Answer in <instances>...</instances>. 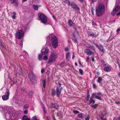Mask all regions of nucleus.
<instances>
[{
  "label": "nucleus",
  "instance_id": "864d4df0",
  "mask_svg": "<svg viewBox=\"0 0 120 120\" xmlns=\"http://www.w3.org/2000/svg\"><path fill=\"white\" fill-rule=\"evenodd\" d=\"M52 118L53 120H56L55 117L54 116L52 115Z\"/></svg>",
  "mask_w": 120,
  "mask_h": 120
},
{
  "label": "nucleus",
  "instance_id": "e433bc0d",
  "mask_svg": "<svg viewBox=\"0 0 120 120\" xmlns=\"http://www.w3.org/2000/svg\"><path fill=\"white\" fill-rule=\"evenodd\" d=\"M48 58V57L46 55L45 56L43 57V59L44 60H47Z\"/></svg>",
  "mask_w": 120,
  "mask_h": 120
},
{
  "label": "nucleus",
  "instance_id": "f257e3e1",
  "mask_svg": "<svg viewBox=\"0 0 120 120\" xmlns=\"http://www.w3.org/2000/svg\"><path fill=\"white\" fill-rule=\"evenodd\" d=\"M0 110L5 114L6 120H13L12 118L13 117L12 113H11L10 109L7 106H0Z\"/></svg>",
  "mask_w": 120,
  "mask_h": 120
},
{
  "label": "nucleus",
  "instance_id": "4d7b16f0",
  "mask_svg": "<svg viewBox=\"0 0 120 120\" xmlns=\"http://www.w3.org/2000/svg\"><path fill=\"white\" fill-rule=\"evenodd\" d=\"M68 49H69L67 47L65 48V51H68Z\"/></svg>",
  "mask_w": 120,
  "mask_h": 120
},
{
  "label": "nucleus",
  "instance_id": "338daca9",
  "mask_svg": "<svg viewBox=\"0 0 120 120\" xmlns=\"http://www.w3.org/2000/svg\"><path fill=\"white\" fill-rule=\"evenodd\" d=\"M118 75L119 77H120V72L118 73Z\"/></svg>",
  "mask_w": 120,
  "mask_h": 120
},
{
  "label": "nucleus",
  "instance_id": "3c124183",
  "mask_svg": "<svg viewBox=\"0 0 120 120\" xmlns=\"http://www.w3.org/2000/svg\"><path fill=\"white\" fill-rule=\"evenodd\" d=\"M16 15H13L12 16V17L13 18V19H15V18H16Z\"/></svg>",
  "mask_w": 120,
  "mask_h": 120
},
{
  "label": "nucleus",
  "instance_id": "f704fd0d",
  "mask_svg": "<svg viewBox=\"0 0 120 120\" xmlns=\"http://www.w3.org/2000/svg\"><path fill=\"white\" fill-rule=\"evenodd\" d=\"M28 106L29 105H28L26 104L24 105L23 107L24 109H26L28 108L29 107Z\"/></svg>",
  "mask_w": 120,
  "mask_h": 120
},
{
  "label": "nucleus",
  "instance_id": "69168bd1",
  "mask_svg": "<svg viewBox=\"0 0 120 120\" xmlns=\"http://www.w3.org/2000/svg\"><path fill=\"white\" fill-rule=\"evenodd\" d=\"M13 14V15H16V13H15V12H13V13H12Z\"/></svg>",
  "mask_w": 120,
  "mask_h": 120
},
{
  "label": "nucleus",
  "instance_id": "c9c22d12",
  "mask_svg": "<svg viewBox=\"0 0 120 120\" xmlns=\"http://www.w3.org/2000/svg\"><path fill=\"white\" fill-rule=\"evenodd\" d=\"M57 115L58 116H60L61 115V112L59 111H58L57 112Z\"/></svg>",
  "mask_w": 120,
  "mask_h": 120
},
{
  "label": "nucleus",
  "instance_id": "a211bd4d",
  "mask_svg": "<svg viewBox=\"0 0 120 120\" xmlns=\"http://www.w3.org/2000/svg\"><path fill=\"white\" fill-rule=\"evenodd\" d=\"M110 66L108 65V66L104 68L103 70L105 71L109 72L111 70V69L109 67Z\"/></svg>",
  "mask_w": 120,
  "mask_h": 120
},
{
  "label": "nucleus",
  "instance_id": "5701e85b",
  "mask_svg": "<svg viewBox=\"0 0 120 120\" xmlns=\"http://www.w3.org/2000/svg\"><path fill=\"white\" fill-rule=\"evenodd\" d=\"M98 34H96V33H90L89 34V35L90 36H92L93 37H95L98 36Z\"/></svg>",
  "mask_w": 120,
  "mask_h": 120
},
{
  "label": "nucleus",
  "instance_id": "a18cd8bd",
  "mask_svg": "<svg viewBox=\"0 0 120 120\" xmlns=\"http://www.w3.org/2000/svg\"><path fill=\"white\" fill-rule=\"evenodd\" d=\"M93 87L94 89H95L96 88V86L95 84H93Z\"/></svg>",
  "mask_w": 120,
  "mask_h": 120
},
{
  "label": "nucleus",
  "instance_id": "4468645a",
  "mask_svg": "<svg viewBox=\"0 0 120 120\" xmlns=\"http://www.w3.org/2000/svg\"><path fill=\"white\" fill-rule=\"evenodd\" d=\"M96 46L103 53L105 52V50L104 49L103 46L102 45H100L98 46V45H96Z\"/></svg>",
  "mask_w": 120,
  "mask_h": 120
},
{
  "label": "nucleus",
  "instance_id": "393cba45",
  "mask_svg": "<svg viewBox=\"0 0 120 120\" xmlns=\"http://www.w3.org/2000/svg\"><path fill=\"white\" fill-rule=\"evenodd\" d=\"M39 6L36 5H34L33 6V8L35 10H38V8L39 7Z\"/></svg>",
  "mask_w": 120,
  "mask_h": 120
},
{
  "label": "nucleus",
  "instance_id": "2f4dec72",
  "mask_svg": "<svg viewBox=\"0 0 120 120\" xmlns=\"http://www.w3.org/2000/svg\"><path fill=\"white\" fill-rule=\"evenodd\" d=\"M98 105L97 104H96L94 105H92V107L94 109H96L97 107H98Z\"/></svg>",
  "mask_w": 120,
  "mask_h": 120
},
{
  "label": "nucleus",
  "instance_id": "9d476101",
  "mask_svg": "<svg viewBox=\"0 0 120 120\" xmlns=\"http://www.w3.org/2000/svg\"><path fill=\"white\" fill-rule=\"evenodd\" d=\"M63 89L62 87H57L56 90V95L57 97L59 98L60 95L61 91Z\"/></svg>",
  "mask_w": 120,
  "mask_h": 120
},
{
  "label": "nucleus",
  "instance_id": "dca6fc26",
  "mask_svg": "<svg viewBox=\"0 0 120 120\" xmlns=\"http://www.w3.org/2000/svg\"><path fill=\"white\" fill-rule=\"evenodd\" d=\"M106 113L104 111L101 114L99 115V117L101 120H105L106 118H104V117L106 115Z\"/></svg>",
  "mask_w": 120,
  "mask_h": 120
},
{
  "label": "nucleus",
  "instance_id": "1a4fd4ad",
  "mask_svg": "<svg viewBox=\"0 0 120 120\" xmlns=\"http://www.w3.org/2000/svg\"><path fill=\"white\" fill-rule=\"evenodd\" d=\"M9 91V90L8 89H7L5 93V95L2 96V98L3 101H6L8 99L10 95Z\"/></svg>",
  "mask_w": 120,
  "mask_h": 120
},
{
  "label": "nucleus",
  "instance_id": "4c0bfd02",
  "mask_svg": "<svg viewBox=\"0 0 120 120\" xmlns=\"http://www.w3.org/2000/svg\"><path fill=\"white\" fill-rule=\"evenodd\" d=\"M79 71L81 75H82L83 74V71L82 69H80L79 70Z\"/></svg>",
  "mask_w": 120,
  "mask_h": 120
},
{
  "label": "nucleus",
  "instance_id": "6ab92c4d",
  "mask_svg": "<svg viewBox=\"0 0 120 120\" xmlns=\"http://www.w3.org/2000/svg\"><path fill=\"white\" fill-rule=\"evenodd\" d=\"M51 105L54 108L57 109L59 108V105L58 104L56 103H52Z\"/></svg>",
  "mask_w": 120,
  "mask_h": 120
},
{
  "label": "nucleus",
  "instance_id": "7c9ffc66",
  "mask_svg": "<svg viewBox=\"0 0 120 120\" xmlns=\"http://www.w3.org/2000/svg\"><path fill=\"white\" fill-rule=\"evenodd\" d=\"M33 94V92L32 91H30L28 94V95L30 98L32 96Z\"/></svg>",
  "mask_w": 120,
  "mask_h": 120
},
{
  "label": "nucleus",
  "instance_id": "c756f323",
  "mask_svg": "<svg viewBox=\"0 0 120 120\" xmlns=\"http://www.w3.org/2000/svg\"><path fill=\"white\" fill-rule=\"evenodd\" d=\"M101 63L103 65V66H106L107 64H106L104 60H101Z\"/></svg>",
  "mask_w": 120,
  "mask_h": 120
},
{
  "label": "nucleus",
  "instance_id": "cd10ccee",
  "mask_svg": "<svg viewBox=\"0 0 120 120\" xmlns=\"http://www.w3.org/2000/svg\"><path fill=\"white\" fill-rule=\"evenodd\" d=\"M52 94L53 96H54L56 94V92L54 89H52Z\"/></svg>",
  "mask_w": 120,
  "mask_h": 120
},
{
  "label": "nucleus",
  "instance_id": "423d86ee",
  "mask_svg": "<svg viewBox=\"0 0 120 120\" xmlns=\"http://www.w3.org/2000/svg\"><path fill=\"white\" fill-rule=\"evenodd\" d=\"M92 94L93 98H94L95 96L96 98L100 100H102L101 97L103 96V94L101 92H99L97 93H94Z\"/></svg>",
  "mask_w": 120,
  "mask_h": 120
},
{
  "label": "nucleus",
  "instance_id": "0e129e2a",
  "mask_svg": "<svg viewBox=\"0 0 120 120\" xmlns=\"http://www.w3.org/2000/svg\"><path fill=\"white\" fill-rule=\"evenodd\" d=\"M68 0H66L65 1H64V2H65V3H67V2H68Z\"/></svg>",
  "mask_w": 120,
  "mask_h": 120
},
{
  "label": "nucleus",
  "instance_id": "a878e982",
  "mask_svg": "<svg viewBox=\"0 0 120 120\" xmlns=\"http://www.w3.org/2000/svg\"><path fill=\"white\" fill-rule=\"evenodd\" d=\"M87 47L88 48L94 51L95 50V49L93 46L89 45L88 46H87Z\"/></svg>",
  "mask_w": 120,
  "mask_h": 120
},
{
  "label": "nucleus",
  "instance_id": "de8ad7c7",
  "mask_svg": "<svg viewBox=\"0 0 120 120\" xmlns=\"http://www.w3.org/2000/svg\"><path fill=\"white\" fill-rule=\"evenodd\" d=\"M45 71V70L44 68L42 69L41 70V72L42 73H43Z\"/></svg>",
  "mask_w": 120,
  "mask_h": 120
},
{
  "label": "nucleus",
  "instance_id": "72a5a7b5",
  "mask_svg": "<svg viewBox=\"0 0 120 120\" xmlns=\"http://www.w3.org/2000/svg\"><path fill=\"white\" fill-rule=\"evenodd\" d=\"M94 9L93 7H92L91 8V11L92 13V14L93 15H94Z\"/></svg>",
  "mask_w": 120,
  "mask_h": 120
},
{
  "label": "nucleus",
  "instance_id": "f03ea898",
  "mask_svg": "<svg viewBox=\"0 0 120 120\" xmlns=\"http://www.w3.org/2000/svg\"><path fill=\"white\" fill-rule=\"evenodd\" d=\"M105 11V6L102 4H99L96 7V15L98 17H101L104 13Z\"/></svg>",
  "mask_w": 120,
  "mask_h": 120
},
{
  "label": "nucleus",
  "instance_id": "37998d69",
  "mask_svg": "<svg viewBox=\"0 0 120 120\" xmlns=\"http://www.w3.org/2000/svg\"><path fill=\"white\" fill-rule=\"evenodd\" d=\"M23 112L25 114H27L28 113V110L27 109H25L24 111Z\"/></svg>",
  "mask_w": 120,
  "mask_h": 120
},
{
  "label": "nucleus",
  "instance_id": "ea45409f",
  "mask_svg": "<svg viewBox=\"0 0 120 120\" xmlns=\"http://www.w3.org/2000/svg\"><path fill=\"white\" fill-rule=\"evenodd\" d=\"M43 87L44 88H45V80H44L43 81Z\"/></svg>",
  "mask_w": 120,
  "mask_h": 120
},
{
  "label": "nucleus",
  "instance_id": "412c9836",
  "mask_svg": "<svg viewBox=\"0 0 120 120\" xmlns=\"http://www.w3.org/2000/svg\"><path fill=\"white\" fill-rule=\"evenodd\" d=\"M88 93H87V95L86 97L85 98V100L87 101H89V98H90V93L89 92L88 90Z\"/></svg>",
  "mask_w": 120,
  "mask_h": 120
},
{
  "label": "nucleus",
  "instance_id": "473e14b6",
  "mask_svg": "<svg viewBox=\"0 0 120 120\" xmlns=\"http://www.w3.org/2000/svg\"><path fill=\"white\" fill-rule=\"evenodd\" d=\"M18 43L19 46L22 48L23 46V42L22 41H20Z\"/></svg>",
  "mask_w": 120,
  "mask_h": 120
},
{
  "label": "nucleus",
  "instance_id": "49530a36",
  "mask_svg": "<svg viewBox=\"0 0 120 120\" xmlns=\"http://www.w3.org/2000/svg\"><path fill=\"white\" fill-rule=\"evenodd\" d=\"M67 3L68 5V6H69L71 5V3H70V2L69 1H68V2H67V3Z\"/></svg>",
  "mask_w": 120,
  "mask_h": 120
},
{
  "label": "nucleus",
  "instance_id": "774afa93",
  "mask_svg": "<svg viewBox=\"0 0 120 120\" xmlns=\"http://www.w3.org/2000/svg\"><path fill=\"white\" fill-rule=\"evenodd\" d=\"M80 2H82L83 1V0H78Z\"/></svg>",
  "mask_w": 120,
  "mask_h": 120
},
{
  "label": "nucleus",
  "instance_id": "6e6552de",
  "mask_svg": "<svg viewBox=\"0 0 120 120\" xmlns=\"http://www.w3.org/2000/svg\"><path fill=\"white\" fill-rule=\"evenodd\" d=\"M52 41L53 47L55 48H56L58 46V41L56 36H54L52 38Z\"/></svg>",
  "mask_w": 120,
  "mask_h": 120
},
{
  "label": "nucleus",
  "instance_id": "ddd939ff",
  "mask_svg": "<svg viewBox=\"0 0 120 120\" xmlns=\"http://www.w3.org/2000/svg\"><path fill=\"white\" fill-rule=\"evenodd\" d=\"M49 49L48 48L42 49L41 51V54L44 55L47 54L49 52Z\"/></svg>",
  "mask_w": 120,
  "mask_h": 120
},
{
  "label": "nucleus",
  "instance_id": "2eb2a0df",
  "mask_svg": "<svg viewBox=\"0 0 120 120\" xmlns=\"http://www.w3.org/2000/svg\"><path fill=\"white\" fill-rule=\"evenodd\" d=\"M70 6H71L75 10H79V9L78 6L74 3H71Z\"/></svg>",
  "mask_w": 120,
  "mask_h": 120
},
{
  "label": "nucleus",
  "instance_id": "bb28decb",
  "mask_svg": "<svg viewBox=\"0 0 120 120\" xmlns=\"http://www.w3.org/2000/svg\"><path fill=\"white\" fill-rule=\"evenodd\" d=\"M102 81V78L101 77H99L97 81L100 84L101 83V82Z\"/></svg>",
  "mask_w": 120,
  "mask_h": 120
},
{
  "label": "nucleus",
  "instance_id": "aec40b11",
  "mask_svg": "<svg viewBox=\"0 0 120 120\" xmlns=\"http://www.w3.org/2000/svg\"><path fill=\"white\" fill-rule=\"evenodd\" d=\"M68 24L71 27L73 26V25H74V24L72 22V20L70 19L68 21Z\"/></svg>",
  "mask_w": 120,
  "mask_h": 120
},
{
  "label": "nucleus",
  "instance_id": "680f3d73",
  "mask_svg": "<svg viewBox=\"0 0 120 120\" xmlns=\"http://www.w3.org/2000/svg\"><path fill=\"white\" fill-rule=\"evenodd\" d=\"M93 44H94L96 46V45H97V44H95L94 43V41H93Z\"/></svg>",
  "mask_w": 120,
  "mask_h": 120
},
{
  "label": "nucleus",
  "instance_id": "c85d7f7f",
  "mask_svg": "<svg viewBox=\"0 0 120 120\" xmlns=\"http://www.w3.org/2000/svg\"><path fill=\"white\" fill-rule=\"evenodd\" d=\"M84 115V114H82V113H80L78 115V117L79 118H83V116Z\"/></svg>",
  "mask_w": 120,
  "mask_h": 120
},
{
  "label": "nucleus",
  "instance_id": "58836bf2",
  "mask_svg": "<svg viewBox=\"0 0 120 120\" xmlns=\"http://www.w3.org/2000/svg\"><path fill=\"white\" fill-rule=\"evenodd\" d=\"M42 55H43L42 54H41V53L40 54H39L38 55V59L39 60H41V58L42 57Z\"/></svg>",
  "mask_w": 120,
  "mask_h": 120
},
{
  "label": "nucleus",
  "instance_id": "20e7f679",
  "mask_svg": "<svg viewBox=\"0 0 120 120\" xmlns=\"http://www.w3.org/2000/svg\"><path fill=\"white\" fill-rule=\"evenodd\" d=\"M38 15L40 19L44 24L46 23L47 22V18L42 13H38Z\"/></svg>",
  "mask_w": 120,
  "mask_h": 120
},
{
  "label": "nucleus",
  "instance_id": "5fc2aeb1",
  "mask_svg": "<svg viewBox=\"0 0 120 120\" xmlns=\"http://www.w3.org/2000/svg\"><path fill=\"white\" fill-rule=\"evenodd\" d=\"M89 117H88L85 118V120H89Z\"/></svg>",
  "mask_w": 120,
  "mask_h": 120
},
{
  "label": "nucleus",
  "instance_id": "f3484780",
  "mask_svg": "<svg viewBox=\"0 0 120 120\" xmlns=\"http://www.w3.org/2000/svg\"><path fill=\"white\" fill-rule=\"evenodd\" d=\"M10 0L11 1L12 4H13L16 7L18 6V2L17 0Z\"/></svg>",
  "mask_w": 120,
  "mask_h": 120
},
{
  "label": "nucleus",
  "instance_id": "e2e57ef3",
  "mask_svg": "<svg viewBox=\"0 0 120 120\" xmlns=\"http://www.w3.org/2000/svg\"><path fill=\"white\" fill-rule=\"evenodd\" d=\"M74 29H75V30L77 32V33H78V32L77 31V29L76 28H74Z\"/></svg>",
  "mask_w": 120,
  "mask_h": 120
},
{
  "label": "nucleus",
  "instance_id": "13d9d810",
  "mask_svg": "<svg viewBox=\"0 0 120 120\" xmlns=\"http://www.w3.org/2000/svg\"><path fill=\"white\" fill-rule=\"evenodd\" d=\"M115 103L116 104H120V102H115Z\"/></svg>",
  "mask_w": 120,
  "mask_h": 120
},
{
  "label": "nucleus",
  "instance_id": "a19ab883",
  "mask_svg": "<svg viewBox=\"0 0 120 120\" xmlns=\"http://www.w3.org/2000/svg\"><path fill=\"white\" fill-rule=\"evenodd\" d=\"M73 112L75 114H78L79 113V111L77 110H74Z\"/></svg>",
  "mask_w": 120,
  "mask_h": 120
},
{
  "label": "nucleus",
  "instance_id": "4be33fe9",
  "mask_svg": "<svg viewBox=\"0 0 120 120\" xmlns=\"http://www.w3.org/2000/svg\"><path fill=\"white\" fill-rule=\"evenodd\" d=\"M91 97H92L90 98V100L89 101H90V104L91 103L94 104L95 103V101L93 99V98H94L93 97L92 94V95Z\"/></svg>",
  "mask_w": 120,
  "mask_h": 120
},
{
  "label": "nucleus",
  "instance_id": "b1692460",
  "mask_svg": "<svg viewBox=\"0 0 120 120\" xmlns=\"http://www.w3.org/2000/svg\"><path fill=\"white\" fill-rule=\"evenodd\" d=\"M70 53L69 52H68L66 55V59L67 60H69L70 57Z\"/></svg>",
  "mask_w": 120,
  "mask_h": 120
},
{
  "label": "nucleus",
  "instance_id": "39448f33",
  "mask_svg": "<svg viewBox=\"0 0 120 120\" xmlns=\"http://www.w3.org/2000/svg\"><path fill=\"white\" fill-rule=\"evenodd\" d=\"M16 37L18 39H21L23 37L24 31L22 30H18L16 33Z\"/></svg>",
  "mask_w": 120,
  "mask_h": 120
},
{
  "label": "nucleus",
  "instance_id": "f8f14e48",
  "mask_svg": "<svg viewBox=\"0 0 120 120\" xmlns=\"http://www.w3.org/2000/svg\"><path fill=\"white\" fill-rule=\"evenodd\" d=\"M120 10V6L118 5L114 9L113 11L111 12V14L113 15L117 11Z\"/></svg>",
  "mask_w": 120,
  "mask_h": 120
},
{
  "label": "nucleus",
  "instance_id": "bf43d9fd",
  "mask_svg": "<svg viewBox=\"0 0 120 120\" xmlns=\"http://www.w3.org/2000/svg\"><path fill=\"white\" fill-rule=\"evenodd\" d=\"M23 53H25V55H28V53L26 51L24 52Z\"/></svg>",
  "mask_w": 120,
  "mask_h": 120
},
{
  "label": "nucleus",
  "instance_id": "6e6d98bb",
  "mask_svg": "<svg viewBox=\"0 0 120 120\" xmlns=\"http://www.w3.org/2000/svg\"><path fill=\"white\" fill-rule=\"evenodd\" d=\"M120 31V28L119 29H118L117 30V32L118 33H119V31Z\"/></svg>",
  "mask_w": 120,
  "mask_h": 120
},
{
  "label": "nucleus",
  "instance_id": "7ed1b4c3",
  "mask_svg": "<svg viewBox=\"0 0 120 120\" xmlns=\"http://www.w3.org/2000/svg\"><path fill=\"white\" fill-rule=\"evenodd\" d=\"M29 78L32 83L33 84H36L37 82V79L36 76L32 72L28 74Z\"/></svg>",
  "mask_w": 120,
  "mask_h": 120
},
{
  "label": "nucleus",
  "instance_id": "052dcab7",
  "mask_svg": "<svg viewBox=\"0 0 120 120\" xmlns=\"http://www.w3.org/2000/svg\"><path fill=\"white\" fill-rule=\"evenodd\" d=\"M116 15L117 16H118V15H120V12H119L118 13H117L116 14Z\"/></svg>",
  "mask_w": 120,
  "mask_h": 120
},
{
  "label": "nucleus",
  "instance_id": "0eeeda50",
  "mask_svg": "<svg viewBox=\"0 0 120 120\" xmlns=\"http://www.w3.org/2000/svg\"><path fill=\"white\" fill-rule=\"evenodd\" d=\"M56 58L55 54L52 53L49 59L48 63L50 64H52L55 61Z\"/></svg>",
  "mask_w": 120,
  "mask_h": 120
},
{
  "label": "nucleus",
  "instance_id": "09e8293b",
  "mask_svg": "<svg viewBox=\"0 0 120 120\" xmlns=\"http://www.w3.org/2000/svg\"><path fill=\"white\" fill-rule=\"evenodd\" d=\"M90 58V57L89 56H87V59L86 60V61L87 62L89 60Z\"/></svg>",
  "mask_w": 120,
  "mask_h": 120
},
{
  "label": "nucleus",
  "instance_id": "79ce46f5",
  "mask_svg": "<svg viewBox=\"0 0 120 120\" xmlns=\"http://www.w3.org/2000/svg\"><path fill=\"white\" fill-rule=\"evenodd\" d=\"M32 120H37L36 117V116H34L32 118Z\"/></svg>",
  "mask_w": 120,
  "mask_h": 120
},
{
  "label": "nucleus",
  "instance_id": "c03bdc74",
  "mask_svg": "<svg viewBox=\"0 0 120 120\" xmlns=\"http://www.w3.org/2000/svg\"><path fill=\"white\" fill-rule=\"evenodd\" d=\"M115 120H120V114L119 116L117 118H115Z\"/></svg>",
  "mask_w": 120,
  "mask_h": 120
},
{
  "label": "nucleus",
  "instance_id": "603ef678",
  "mask_svg": "<svg viewBox=\"0 0 120 120\" xmlns=\"http://www.w3.org/2000/svg\"><path fill=\"white\" fill-rule=\"evenodd\" d=\"M75 39H73V40L76 43H77V40L75 38Z\"/></svg>",
  "mask_w": 120,
  "mask_h": 120
},
{
  "label": "nucleus",
  "instance_id": "8fccbe9b",
  "mask_svg": "<svg viewBox=\"0 0 120 120\" xmlns=\"http://www.w3.org/2000/svg\"><path fill=\"white\" fill-rule=\"evenodd\" d=\"M75 33L74 32L73 33V36L74 38H76Z\"/></svg>",
  "mask_w": 120,
  "mask_h": 120
},
{
  "label": "nucleus",
  "instance_id": "9b49d317",
  "mask_svg": "<svg viewBox=\"0 0 120 120\" xmlns=\"http://www.w3.org/2000/svg\"><path fill=\"white\" fill-rule=\"evenodd\" d=\"M84 52L87 55L90 56L94 54V52L88 49H86L84 51Z\"/></svg>",
  "mask_w": 120,
  "mask_h": 120
}]
</instances>
